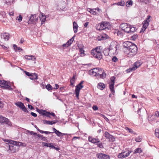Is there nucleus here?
<instances>
[{"label": "nucleus", "instance_id": "49", "mask_svg": "<svg viewBox=\"0 0 159 159\" xmlns=\"http://www.w3.org/2000/svg\"><path fill=\"white\" fill-rule=\"evenodd\" d=\"M93 109L95 111H96L98 110V108L96 105H93Z\"/></svg>", "mask_w": 159, "mask_h": 159}, {"label": "nucleus", "instance_id": "44", "mask_svg": "<svg viewBox=\"0 0 159 159\" xmlns=\"http://www.w3.org/2000/svg\"><path fill=\"white\" fill-rule=\"evenodd\" d=\"M24 72L25 75L28 76H32V73H30L29 72L26 71H24Z\"/></svg>", "mask_w": 159, "mask_h": 159}, {"label": "nucleus", "instance_id": "36", "mask_svg": "<svg viewBox=\"0 0 159 159\" xmlns=\"http://www.w3.org/2000/svg\"><path fill=\"white\" fill-rule=\"evenodd\" d=\"M125 2L124 1H121L120 2H118L117 4L118 5L123 6L125 5Z\"/></svg>", "mask_w": 159, "mask_h": 159}, {"label": "nucleus", "instance_id": "34", "mask_svg": "<svg viewBox=\"0 0 159 159\" xmlns=\"http://www.w3.org/2000/svg\"><path fill=\"white\" fill-rule=\"evenodd\" d=\"M100 26H101V30H104L106 28V26H105V24L103 23H101L100 24Z\"/></svg>", "mask_w": 159, "mask_h": 159}, {"label": "nucleus", "instance_id": "56", "mask_svg": "<svg viewBox=\"0 0 159 159\" xmlns=\"http://www.w3.org/2000/svg\"><path fill=\"white\" fill-rule=\"evenodd\" d=\"M28 108L30 109L31 110H33L34 109V107L28 104Z\"/></svg>", "mask_w": 159, "mask_h": 159}, {"label": "nucleus", "instance_id": "64", "mask_svg": "<svg viewBox=\"0 0 159 159\" xmlns=\"http://www.w3.org/2000/svg\"><path fill=\"white\" fill-rule=\"evenodd\" d=\"M13 47L14 49L16 51H17V50H16V49H17V45L16 44H14L13 46Z\"/></svg>", "mask_w": 159, "mask_h": 159}, {"label": "nucleus", "instance_id": "8", "mask_svg": "<svg viewBox=\"0 0 159 159\" xmlns=\"http://www.w3.org/2000/svg\"><path fill=\"white\" fill-rule=\"evenodd\" d=\"M105 136L107 139L109 140L111 142H113L115 141V137L114 136L111 135L107 131L105 133Z\"/></svg>", "mask_w": 159, "mask_h": 159}, {"label": "nucleus", "instance_id": "4", "mask_svg": "<svg viewBox=\"0 0 159 159\" xmlns=\"http://www.w3.org/2000/svg\"><path fill=\"white\" fill-rule=\"evenodd\" d=\"M128 50L129 51V53L132 55H134L137 53V47L135 44L132 43Z\"/></svg>", "mask_w": 159, "mask_h": 159}, {"label": "nucleus", "instance_id": "27", "mask_svg": "<svg viewBox=\"0 0 159 159\" xmlns=\"http://www.w3.org/2000/svg\"><path fill=\"white\" fill-rule=\"evenodd\" d=\"M43 113L42 114V115L46 116L47 117L49 116V115H50V112L49 111H47L46 110H44L43 111Z\"/></svg>", "mask_w": 159, "mask_h": 159}, {"label": "nucleus", "instance_id": "11", "mask_svg": "<svg viewBox=\"0 0 159 159\" xmlns=\"http://www.w3.org/2000/svg\"><path fill=\"white\" fill-rule=\"evenodd\" d=\"M151 17V16L148 15V16L146 19L144 21L143 24H144V27H145V29H146L148 26L150 21V19Z\"/></svg>", "mask_w": 159, "mask_h": 159}, {"label": "nucleus", "instance_id": "19", "mask_svg": "<svg viewBox=\"0 0 159 159\" xmlns=\"http://www.w3.org/2000/svg\"><path fill=\"white\" fill-rule=\"evenodd\" d=\"M40 20L41 21V24H43L46 20V17L45 15H43V14L39 17Z\"/></svg>", "mask_w": 159, "mask_h": 159}, {"label": "nucleus", "instance_id": "62", "mask_svg": "<svg viewBox=\"0 0 159 159\" xmlns=\"http://www.w3.org/2000/svg\"><path fill=\"white\" fill-rule=\"evenodd\" d=\"M80 52L81 54L84 53V51L83 48H80Z\"/></svg>", "mask_w": 159, "mask_h": 159}, {"label": "nucleus", "instance_id": "14", "mask_svg": "<svg viewBox=\"0 0 159 159\" xmlns=\"http://www.w3.org/2000/svg\"><path fill=\"white\" fill-rule=\"evenodd\" d=\"M132 43L130 42L126 41L123 43V45L124 48H126L128 50L130 46L132 45Z\"/></svg>", "mask_w": 159, "mask_h": 159}, {"label": "nucleus", "instance_id": "26", "mask_svg": "<svg viewBox=\"0 0 159 159\" xmlns=\"http://www.w3.org/2000/svg\"><path fill=\"white\" fill-rule=\"evenodd\" d=\"M133 4V1L132 0L128 1L126 3V6L127 7H129L130 6H132Z\"/></svg>", "mask_w": 159, "mask_h": 159}, {"label": "nucleus", "instance_id": "55", "mask_svg": "<svg viewBox=\"0 0 159 159\" xmlns=\"http://www.w3.org/2000/svg\"><path fill=\"white\" fill-rule=\"evenodd\" d=\"M145 27H144V24H143V27L141 29V31L140 32V33H141L142 32H143L146 29H145Z\"/></svg>", "mask_w": 159, "mask_h": 159}, {"label": "nucleus", "instance_id": "43", "mask_svg": "<svg viewBox=\"0 0 159 159\" xmlns=\"http://www.w3.org/2000/svg\"><path fill=\"white\" fill-rule=\"evenodd\" d=\"M32 55L30 56H25V59H26L28 60H31L32 59Z\"/></svg>", "mask_w": 159, "mask_h": 159}, {"label": "nucleus", "instance_id": "3", "mask_svg": "<svg viewBox=\"0 0 159 159\" xmlns=\"http://www.w3.org/2000/svg\"><path fill=\"white\" fill-rule=\"evenodd\" d=\"M4 124L6 125L7 126H12V124L8 119L0 115V124Z\"/></svg>", "mask_w": 159, "mask_h": 159}, {"label": "nucleus", "instance_id": "45", "mask_svg": "<svg viewBox=\"0 0 159 159\" xmlns=\"http://www.w3.org/2000/svg\"><path fill=\"white\" fill-rule=\"evenodd\" d=\"M2 82H1V84L4 85H7L8 84V82L7 81L3 80L2 81Z\"/></svg>", "mask_w": 159, "mask_h": 159}, {"label": "nucleus", "instance_id": "5", "mask_svg": "<svg viewBox=\"0 0 159 159\" xmlns=\"http://www.w3.org/2000/svg\"><path fill=\"white\" fill-rule=\"evenodd\" d=\"M141 65L140 62H136L134 63L133 64V66L132 67L129 68L127 69L126 71L127 73H129L131 71H134L139 67Z\"/></svg>", "mask_w": 159, "mask_h": 159}, {"label": "nucleus", "instance_id": "29", "mask_svg": "<svg viewBox=\"0 0 159 159\" xmlns=\"http://www.w3.org/2000/svg\"><path fill=\"white\" fill-rule=\"evenodd\" d=\"M13 0H5V3L8 5H11L13 3Z\"/></svg>", "mask_w": 159, "mask_h": 159}, {"label": "nucleus", "instance_id": "46", "mask_svg": "<svg viewBox=\"0 0 159 159\" xmlns=\"http://www.w3.org/2000/svg\"><path fill=\"white\" fill-rule=\"evenodd\" d=\"M84 82V81H82L77 85H78L79 86H80L81 88H83L84 86L83 85H82V84H83Z\"/></svg>", "mask_w": 159, "mask_h": 159}, {"label": "nucleus", "instance_id": "52", "mask_svg": "<svg viewBox=\"0 0 159 159\" xmlns=\"http://www.w3.org/2000/svg\"><path fill=\"white\" fill-rule=\"evenodd\" d=\"M98 147L101 148H103V146L102 143H99L98 144Z\"/></svg>", "mask_w": 159, "mask_h": 159}, {"label": "nucleus", "instance_id": "9", "mask_svg": "<svg viewBox=\"0 0 159 159\" xmlns=\"http://www.w3.org/2000/svg\"><path fill=\"white\" fill-rule=\"evenodd\" d=\"M98 72L96 76H100L102 78H105L106 77V74L104 72V70L102 69H98Z\"/></svg>", "mask_w": 159, "mask_h": 159}, {"label": "nucleus", "instance_id": "61", "mask_svg": "<svg viewBox=\"0 0 159 159\" xmlns=\"http://www.w3.org/2000/svg\"><path fill=\"white\" fill-rule=\"evenodd\" d=\"M50 145H49L48 147L51 148H55V146L53 145L52 143H50Z\"/></svg>", "mask_w": 159, "mask_h": 159}, {"label": "nucleus", "instance_id": "53", "mask_svg": "<svg viewBox=\"0 0 159 159\" xmlns=\"http://www.w3.org/2000/svg\"><path fill=\"white\" fill-rule=\"evenodd\" d=\"M155 116H156L157 117H159V111H156L155 112Z\"/></svg>", "mask_w": 159, "mask_h": 159}, {"label": "nucleus", "instance_id": "32", "mask_svg": "<svg viewBox=\"0 0 159 159\" xmlns=\"http://www.w3.org/2000/svg\"><path fill=\"white\" fill-rule=\"evenodd\" d=\"M46 88L48 91L52 90L53 88L51 85L49 84L46 86Z\"/></svg>", "mask_w": 159, "mask_h": 159}, {"label": "nucleus", "instance_id": "33", "mask_svg": "<svg viewBox=\"0 0 159 159\" xmlns=\"http://www.w3.org/2000/svg\"><path fill=\"white\" fill-rule=\"evenodd\" d=\"M142 150L141 148H137L135 150V151L134 152V154L136 153H140L142 152Z\"/></svg>", "mask_w": 159, "mask_h": 159}, {"label": "nucleus", "instance_id": "41", "mask_svg": "<svg viewBox=\"0 0 159 159\" xmlns=\"http://www.w3.org/2000/svg\"><path fill=\"white\" fill-rule=\"evenodd\" d=\"M16 20H18L19 22H20L22 20V17L20 15L18 17H17Z\"/></svg>", "mask_w": 159, "mask_h": 159}, {"label": "nucleus", "instance_id": "12", "mask_svg": "<svg viewBox=\"0 0 159 159\" xmlns=\"http://www.w3.org/2000/svg\"><path fill=\"white\" fill-rule=\"evenodd\" d=\"M89 141L94 144L100 142V141L99 140V139L93 138L90 137H89Z\"/></svg>", "mask_w": 159, "mask_h": 159}, {"label": "nucleus", "instance_id": "18", "mask_svg": "<svg viewBox=\"0 0 159 159\" xmlns=\"http://www.w3.org/2000/svg\"><path fill=\"white\" fill-rule=\"evenodd\" d=\"M35 17V15H31V16L30 18L28 21L29 24L34 23V19Z\"/></svg>", "mask_w": 159, "mask_h": 159}, {"label": "nucleus", "instance_id": "16", "mask_svg": "<svg viewBox=\"0 0 159 159\" xmlns=\"http://www.w3.org/2000/svg\"><path fill=\"white\" fill-rule=\"evenodd\" d=\"M98 72V70L97 68H94L90 70L89 72L90 75L93 76H96Z\"/></svg>", "mask_w": 159, "mask_h": 159}, {"label": "nucleus", "instance_id": "47", "mask_svg": "<svg viewBox=\"0 0 159 159\" xmlns=\"http://www.w3.org/2000/svg\"><path fill=\"white\" fill-rule=\"evenodd\" d=\"M57 121H49V125H53L57 123Z\"/></svg>", "mask_w": 159, "mask_h": 159}, {"label": "nucleus", "instance_id": "39", "mask_svg": "<svg viewBox=\"0 0 159 159\" xmlns=\"http://www.w3.org/2000/svg\"><path fill=\"white\" fill-rule=\"evenodd\" d=\"M44 110H40L39 108H36V111L38 112L40 114L42 115L43 113V112Z\"/></svg>", "mask_w": 159, "mask_h": 159}, {"label": "nucleus", "instance_id": "21", "mask_svg": "<svg viewBox=\"0 0 159 159\" xmlns=\"http://www.w3.org/2000/svg\"><path fill=\"white\" fill-rule=\"evenodd\" d=\"M105 87V86L104 84L102 83H98L97 87L101 90H103L104 89Z\"/></svg>", "mask_w": 159, "mask_h": 159}, {"label": "nucleus", "instance_id": "40", "mask_svg": "<svg viewBox=\"0 0 159 159\" xmlns=\"http://www.w3.org/2000/svg\"><path fill=\"white\" fill-rule=\"evenodd\" d=\"M90 9V12L91 13V14H93L94 15H95L96 14V11H95V10H96V9Z\"/></svg>", "mask_w": 159, "mask_h": 159}, {"label": "nucleus", "instance_id": "38", "mask_svg": "<svg viewBox=\"0 0 159 159\" xmlns=\"http://www.w3.org/2000/svg\"><path fill=\"white\" fill-rule=\"evenodd\" d=\"M138 35L137 34H134L131 37V39L133 40H135L138 38Z\"/></svg>", "mask_w": 159, "mask_h": 159}, {"label": "nucleus", "instance_id": "59", "mask_svg": "<svg viewBox=\"0 0 159 159\" xmlns=\"http://www.w3.org/2000/svg\"><path fill=\"white\" fill-rule=\"evenodd\" d=\"M30 114L32 116L34 117H36L37 116V115L34 112H31Z\"/></svg>", "mask_w": 159, "mask_h": 159}, {"label": "nucleus", "instance_id": "57", "mask_svg": "<svg viewBox=\"0 0 159 159\" xmlns=\"http://www.w3.org/2000/svg\"><path fill=\"white\" fill-rule=\"evenodd\" d=\"M139 2H143L144 3H145L146 4L147 3V0H138Z\"/></svg>", "mask_w": 159, "mask_h": 159}, {"label": "nucleus", "instance_id": "54", "mask_svg": "<svg viewBox=\"0 0 159 159\" xmlns=\"http://www.w3.org/2000/svg\"><path fill=\"white\" fill-rule=\"evenodd\" d=\"M11 142L14 143L13 145L16 146H18V142H17L14 141H12Z\"/></svg>", "mask_w": 159, "mask_h": 159}, {"label": "nucleus", "instance_id": "15", "mask_svg": "<svg viewBox=\"0 0 159 159\" xmlns=\"http://www.w3.org/2000/svg\"><path fill=\"white\" fill-rule=\"evenodd\" d=\"M82 88H81L80 86H79L78 85L76 86V88L75 89V94L76 95V97L78 98H79L80 90Z\"/></svg>", "mask_w": 159, "mask_h": 159}, {"label": "nucleus", "instance_id": "31", "mask_svg": "<svg viewBox=\"0 0 159 159\" xmlns=\"http://www.w3.org/2000/svg\"><path fill=\"white\" fill-rule=\"evenodd\" d=\"M37 136L39 138H41V139L43 141H45L47 140L46 138L43 137L42 135L37 134Z\"/></svg>", "mask_w": 159, "mask_h": 159}, {"label": "nucleus", "instance_id": "2", "mask_svg": "<svg viewBox=\"0 0 159 159\" xmlns=\"http://www.w3.org/2000/svg\"><path fill=\"white\" fill-rule=\"evenodd\" d=\"M102 49L101 46L97 47L95 49H93L91 52V54L94 57L100 60L102 57L101 53V49Z\"/></svg>", "mask_w": 159, "mask_h": 159}, {"label": "nucleus", "instance_id": "22", "mask_svg": "<svg viewBox=\"0 0 159 159\" xmlns=\"http://www.w3.org/2000/svg\"><path fill=\"white\" fill-rule=\"evenodd\" d=\"M38 76L37 74L35 73H32V76L30 77V79L32 80H37L38 79Z\"/></svg>", "mask_w": 159, "mask_h": 159}, {"label": "nucleus", "instance_id": "23", "mask_svg": "<svg viewBox=\"0 0 159 159\" xmlns=\"http://www.w3.org/2000/svg\"><path fill=\"white\" fill-rule=\"evenodd\" d=\"M52 129L54 131V133H55L57 136L60 137L61 136H62V133L60 132L58 130H57L54 128H53Z\"/></svg>", "mask_w": 159, "mask_h": 159}, {"label": "nucleus", "instance_id": "50", "mask_svg": "<svg viewBox=\"0 0 159 159\" xmlns=\"http://www.w3.org/2000/svg\"><path fill=\"white\" fill-rule=\"evenodd\" d=\"M75 80L72 79H71L70 80V84L72 85H73V84L75 83Z\"/></svg>", "mask_w": 159, "mask_h": 159}, {"label": "nucleus", "instance_id": "17", "mask_svg": "<svg viewBox=\"0 0 159 159\" xmlns=\"http://www.w3.org/2000/svg\"><path fill=\"white\" fill-rule=\"evenodd\" d=\"M78 27L77 23L74 21L73 23V28L75 33H76L77 32Z\"/></svg>", "mask_w": 159, "mask_h": 159}, {"label": "nucleus", "instance_id": "37", "mask_svg": "<svg viewBox=\"0 0 159 159\" xmlns=\"http://www.w3.org/2000/svg\"><path fill=\"white\" fill-rule=\"evenodd\" d=\"M135 140L137 142H140L141 141L142 137L140 136H139L137 138H135Z\"/></svg>", "mask_w": 159, "mask_h": 159}, {"label": "nucleus", "instance_id": "10", "mask_svg": "<svg viewBox=\"0 0 159 159\" xmlns=\"http://www.w3.org/2000/svg\"><path fill=\"white\" fill-rule=\"evenodd\" d=\"M96 156L99 159H110L109 156L105 154L99 153L97 154Z\"/></svg>", "mask_w": 159, "mask_h": 159}, {"label": "nucleus", "instance_id": "30", "mask_svg": "<svg viewBox=\"0 0 159 159\" xmlns=\"http://www.w3.org/2000/svg\"><path fill=\"white\" fill-rule=\"evenodd\" d=\"M125 152V153H124V156L125 157H128L130 154V153L132 152L130 151L127 150Z\"/></svg>", "mask_w": 159, "mask_h": 159}, {"label": "nucleus", "instance_id": "35", "mask_svg": "<svg viewBox=\"0 0 159 159\" xmlns=\"http://www.w3.org/2000/svg\"><path fill=\"white\" fill-rule=\"evenodd\" d=\"M26 132H27L28 133L30 134L31 135L33 134L34 135H37L38 134L37 133L34 132L33 131H30L28 130H26Z\"/></svg>", "mask_w": 159, "mask_h": 159}, {"label": "nucleus", "instance_id": "1", "mask_svg": "<svg viewBox=\"0 0 159 159\" xmlns=\"http://www.w3.org/2000/svg\"><path fill=\"white\" fill-rule=\"evenodd\" d=\"M120 27L123 31L128 33L134 32L137 30V29L133 25L127 23L121 24L120 25Z\"/></svg>", "mask_w": 159, "mask_h": 159}, {"label": "nucleus", "instance_id": "20", "mask_svg": "<svg viewBox=\"0 0 159 159\" xmlns=\"http://www.w3.org/2000/svg\"><path fill=\"white\" fill-rule=\"evenodd\" d=\"M153 117V115H151V116H149L148 117V122L150 124H152L153 121H155V119Z\"/></svg>", "mask_w": 159, "mask_h": 159}, {"label": "nucleus", "instance_id": "48", "mask_svg": "<svg viewBox=\"0 0 159 159\" xmlns=\"http://www.w3.org/2000/svg\"><path fill=\"white\" fill-rule=\"evenodd\" d=\"M117 35L121 36L122 35V33L121 31H118L117 32Z\"/></svg>", "mask_w": 159, "mask_h": 159}, {"label": "nucleus", "instance_id": "51", "mask_svg": "<svg viewBox=\"0 0 159 159\" xmlns=\"http://www.w3.org/2000/svg\"><path fill=\"white\" fill-rule=\"evenodd\" d=\"M43 122L44 124H46L47 125H49V121H48L46 120H43Z\"/></svg>", "mask_w": 159, "mask_h": 159}, {"label": "nucleus", "instance_id": "60", "mask_svg": "<svg viewBox=\"0 0 159 159\" xmlns=\"http://www.w3.org/2000/svg\"><path fill=\"white\" fill-rule=\"evenodd\" d=\"M44 143V146H46L47 147H48L49 145H50L49 143Z\"/></svg>", "mask_w": 159, "mask_h": 159}, {"label": "nucleus", "instance_id": "24", "mask_svg": "<svg viewBox=\"0 0 159 159\" xmlns=\"http://www.w3.org/2000/svg\"><path fill=\"white\" fill-rule=\"evenodd\" d=\"M1 88L5 89H8L10 90H13L12 88H11L10 86L8 84H7V85H5V86H1Z\"/></svg>", "mask_w": 159, "mask_h": 159}, {"label": "nucleus", "instance_id": "25", "mask_svg": "<svg viewBox=\"0 0 159 159\" xmlns=\"http://www.w3.org/2000/svg\"><path fill=\"white\" fill-rule=\"evenodd\" d=\"M125 153V152H124V151H123L121 153H120L118 155V157L120 158H125L124 156V153Z\"/></svg>", "mask_w": 159, "mask_h": 159}, {"label": "nucleus", "instance_id": "7", "mask_svg": "<svg viewBox=\"0 0 159 159\" xmlns=\"http://www.w3.org/2000/svg\"><path fill=\"white\" fill-rule=\"evenodd\" d=\"M15 105L19 107L22 110L25 112H28V111L24 106V104L21 102H18L15 103Z\"/></svg>", "mask_w": 159, "mask_h": 159}, {"label": "nucleus", "instance_id": "58", "mask_svg": "<svg viewBox=\"0 0 159 159\" xmlns=\"http://www.w3.org/2000/svg\"><path fill=\"white\" fill-rule=\"evenodd\" d=\"M96 29L97 30H101V29H100L101 26H100V25H96Z\"/></svg>", "mask_w": 159, "mask_h": 159}, {"label": "nucleus", "instance_id": "28", "mask_svg": "<svg viewBox=\"0 0 159 159\" xmlns=\"http://www.w3.org/2000/svg\"><path fill=\"white\" fill-rule=\"evenodd\" d=\"M75 37V36H74L73 37H72L71 39H70L67 42V44H68V45L70 46L72 42H73L74 39V37Z\"/></svg>", "mask_w": 159, "mask_h": 159}, {"label": "nucleus", "instance_id": "63", "mask_svg": "<svg viewBox=\"0 0 159 159\" xmlns=\"http://www.w3.org/2000/svg\"><path fill=\"white\" fill-rule=\"evenodd\" d=\"M68 45V44H67V42L66 43L62 45L63 47H67L69 46Z\"/></svg>", "mask_w": 159, "mask_h": 159}, {"label": "nucleus", "instance_id": "6", "mask_svg": "<svg viewBox=\"0 0 159 159\" xmlns=\"http://www.w3.org/2000/svg\"><path fill=\"white\" fill-rule=\"evenodd\" d=\"M115 79L116 77L114 76L111 77L110 78L111 84H110V89L113 95H114L115 92L114 89V85Z\"/></svg>", "mask_w": 159, "mask_h": 159}, {"label": "nucleus", "instance_id": "42", "mask_svg": "<svg viewBox=\"0 0 159 159\" xmlns=\"http://www.w3.org/2000/svg\"><path fill=\"white\" fill-rule=\"evenodd\" d=\"M112 61L113 62H116L117 61L118 59L116 57L114 56L112 57Z\"/></svg>", "mask_w": 159, "mask_h": 159}, {"label": "nucleus", "instance_id": "13", "mask_svg": "<svg viewBox=\"0 0 159 159\" xmlns=\"http://www.w3.org/2000/svg\"><path fill=\"white\" fill-rule=\"evenodd\" d=\"M1 37L2 39H3L5 40H8L9 39V35L8 33H5L1 34Z\"/></svg>", "mask_w": 159, "mask_h": 159}]
</instances>
